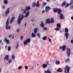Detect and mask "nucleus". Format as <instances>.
Listing matches in <instances>:
<instances>
[{"instance_id":"ea45409f","label":"nucleus","mask_w":73,"mask_h":73,"mask_svg":"<svg viewBox=\"0 0 73 73\" xmlns=\"http://www.w3.org/2000/svg\"><path fill=\"white\" fill-rule=\"evenodd\" d=\"M11 50V47L10 46H9L8 48V51H10Z\"/></svg>"},{"instance_id":"c9c22d12","label":"nucleus","mask_w":73,"mask_h":73,"mask_svg":"<svg viewBox=\"0 0 73 73\" xmlns=\"http://www.w3.org/2000/svg\"><path fill=\"white\" fill-rule=\"evenodd\" d=\"M11 58H12V59H13V60L15 59V57L14 56V55L13 54V56H12Z\"/></svg>"},{"instance_id":"c03bdc74","label":"nucleus","mask_w":73,"mask_h":73,"mask_svg":"<svg viewBox=\"0 0 73 73\" xmlns=\"http://www.w3.org/2000/svg\"><path fill=\"white\" fill-rule=\"evenodd\" d=\"M21 17H22V15H21V14H20V15L18 17V18L19 19H20V18Z\"/></svg>"},{"instance_id":"4468645a","label":"nucleus","mask_w":73,"mask_h":73,"mask_svg":"<svg viewBox=\"0 0 73 73\" xmlns=\"http://www.w3.org/2000/svg\"><path fill=\"white\" fill-rule=\"evenodd\" d=\"M38 29V28H36L34 29V32L35 34H36L37 33V31Z\"/></svg>"},{"instance_id":"c85d7f7f","label":"nucleus","mask_w":73,"mask_h":73,"mask_svg":"<svg viewBox=\"0 0 73 73\" xmlns=\"http://www.w3.org/2000/svg\"><path fill=\"white\" fill-rule=\"evenodd\" d=\"M66 46H62V48H63V49H62V51H64V50H66Z\"/></svg>"},{"instance_id":"052dcab7","label":"nucleus","mask_w":73,"mask_h":73,"mask_svg":"<svg viewBox=\"0 0 73 73\" xmlns=\"http://www.w3.org/2000/svg\"><path fill=\"white\" fill-rule=\"evenodd\" d=\"M5 38H5V39H4L3 40V41L4 42H5H5H6V40H5Z\"/></svg>"},{"instance_id":"f704fd0d","label":"nucleus","mask_w":73,"mask_h":73,"mask_svg":"<svg viewBox=\"0 0 73 73\" xmlns=\"http://www.w3.org/2000/svg\"><path fill=\"white\" fill-rule=\"evenodd\" d=\"M61 29L60 28H57L55 29V31H60Z\"/></svg>"},{"instance_id":"7ed1b4c3","label":"nucleus","mask_w":73,"mask_h":73,"mask_svg":"<svg viewBox=\"0 0 73 73\" xmlns=\"http://www.w3.org/2000/svg\"><path fill=\"white\" fill-rule=\"evenodd\" d=\"M10 19V18L9 17L8 19L7 20V22L6 23V29H9V30L11 29V27L10 26L8 25L9 24L8 23V20Z\"/></svg>"},{"instance_id":"a878e982","label":"nucleus","mask_w":73,"mask_h":73,"mask_svg":"<svg viewBox=\"0 0 73 73\" xmlns=\"http://www.w3.org/2000/svg\"><path fill=\"white\" fill-rule=\"evenodd\" d=\"M66 1H64L63 3L62 4V7H63V6H65V5H66Z\"/></svg>"},{"instance_id":"a19ab883","label":"nucleus","mask_w":73,"mask_h":73,"mask_svg":"<svg viewBox=\"0 0 73 73\" xmlns=\"http://www.w3.org/2000/svg\"><path fill=\"white\" fill-rule=\"evenodd\" d=\"M22 68H23V67H22V66H19L18 68V70H19L20 69H22Z\"/></svg>"},{"instance_id":"4d7b16f0","label":"nucleus","mask_w":73,"mask_h":73,"mask_svg":"<svg viewBox=\"0 0 73 73\" xmlns=\"http://www.w3.org/2000/svg\"><path fill=\"white\" fill-rule=\"evenodd\" d=\"M47 62V65H49V62L48 61H47V62Z\"/></svg>"},{"instance_id":"2eb2a0df","label":"nucleus","mask_w":73,"mask_h":73,"mask_svg":"<svg viewBox=\"0 0 73 73\" xmlns=\"http://www.w3.org/2000/svg\"><path fill=\"white\" fill-rule=\"evenodd\" d=\"M44 73H51L52 72L51 71H50L49 69H48L47 71H44Z\"/></svg>"},{"instance_id":"72a5a7b5","label":"nucleus","mask_w":73,"mask_h":73,"mask_svg":"<svg viewBox=\"0 0 73 73\" xmlns=\"http://www.w3.org/2000/svg\"><path fill=\"white\" fill-rule=\"evenodd\" d=\"M70 3H69H69H68L66 4L65 6V8H66V7H69L70 6Z\"/></svg>"},{"instance_id":"393cba45","label":"nucleus","mask_w":73,"mask_h":73,"mask_svg":"<svg viewBox=\"0 0 73 73\" xmlns=\"http://www.w3.org/2000/svg\"><path fill=\"white\" fill-rule=\"evenodd\" d=\"M50 23H54V19H53V18H52L50 19Z\"/></svg>"},{"instance_id":"473e14b6","label":"nucleus","mask_w":73,"mask_h":73,"mask_svg":"<svg viewBox=\"0 0 73 73\" xmlns=\"http://www.w3.org/2000/svg\"><path fill=\"white\" fill-rule=\"evenodd\" d=\"M56 64H60V61H56Z\"/></svg>"},{"instance_id":"423d86ee","label":"nucleus","mask_w":73,"mask_h":73,"mask_svg":"<svg viewBox=\"0 0 73 73\" xmlns=\"http://www.w3.org/2000/svg\"><path fill=\"white\" fill-rule=\"evenodd\" d=\"M71 51H70V48H67L66 54H68V55H67V56L68 57H69V56H70V52Z\"/></svg>"},{"instance_id":"680f3d73","label":"nucleus","mask_w":73,"mask_h":73,"mask_svg":"<svg viewBox=\"0 0 73 73\" xmlns=\"http://www.w3.org/2000/svg\"><path fill=\"white\" fill-rule=\"evenodd\" d=\"M59 47V48H60V49H61L62 48V46H60Z\"/></svg>"},{"instance_id":"774afa93","label":"nucleus","mask_w":73,"mask_h":73,"mask_svg":"<svg viewBox=\"0 0 73 73\" xmlns=\"http://www.w3.org/2000/svg\"><path fill=\"white\" fill-rule=\"evenodd\" d=\"M2 42V40H0V43Z\"/></svg>"},{"instance_id":"e2e57ef3","label":"nucleus","mask_w":73,"mask_h":73,"mask_svg":"<svg viewBox=\"0 0 73 73\" xmlns=\"http://www.w3.org/2000/svg\"><path fill=\"white\" fill-rule=\"evenodd\" d=\"M19 46H16V48L17 49H18V48L19 47Z\"/></svg>"},{"instance_id":"cd10ccee","label":"nucleus","mask_w":73,"mask_h":73,"mask_svg":"<svg viewBox=\"0 0 73 73\" xmlns=\"http://www.w3.org/2000/svg\"><path fill=\"white\" fill-rule=\"evenodd\" d=\"M65 62H66V63L70 62V59L68 58H67L66 59V60L65 61Z\"/></svg>"},{"instance_id":"aec40b11","label":"nucleus","mask_w":73,"mask_h":73,"mask_svg":"<svg viewBox=\"0 0 73 73\" xmlns=\"http://www.w3.org/2000/svg\"><path fill=\"white\" fill-rule=\"evenodd\" d=\"M58 9L57 8H54L53 11L54 12H55V13H57V12L58 11Z\"/></svg>"},{"instance_id":"5fc2aeb1","label":"nucleus","mask_w":73,"mask_h":73,"mask_svg":"<svg viewBox=\"0 0 73 73\" xmlns=\"http://www.w3.org/2000/svg\"><path fill=\"white\" fill-rule=\"evenodd\" d=\"M43 4L44 5H46V3H43Z\"/></svg>"},{"instance_id":"dca6fc26","label":"nucleus","mask_w":73,"mask_h":73,"mask_svg":"<svg viewBox=\"0 0 73 73\" xmlns=\"http://www.w3.org/2000/svg\"><path fill=\"white\" fill-rule=\"evenodd\" d=\"M36 7H38H38H40V4H39V1H37L36 4Z\"/></svg>"},{"instance_id":"bf43d9fd","label":"nucleus","mask_w":73,"mask_h":73,"mask_svg":"<svg viewBox=\"0 0 73 73\" xmlns=\"http://www.w3.org/2000/svg\"><path fill=\"white\" fill-rule=\"evenodd\" d=\"M31 21H32V22H33V21H34V20H33V19H32L31 20Z\"/></svg>"},{"instance_id":"69168bd1","label":"nucleus","mask_w":73,"mask_h":73,"mask_svg":"<svg viewBox=\"0 0 73 73\" xmlns=\"http://www.w3.org/2000/svg\"><path fill=\"white\" fill-rule=\"evenodd\" d=\"M1 70H2L1 68H0V73H1Z\"/></svg>"},{"instance_id":"f257e3e1","label":"nucleus","mask_w":73,"mask_h":73,"mask_svg":"<svg viewBox=\"0 0 73 73\" xmlns=\"http://www.w3.org/2000/svg\"><path fill=\"white\" fill-rule=\"evenodd\" d=\"M29 12L30 11H28L27 12L26 15L25 16H24V15H22V17L21 18H19L18 20V24H19V25H20V23L21 22V20L23 19V18L24 17H27L29 15Z\"/></svg>"},{"instance_id":"338daca9","label":"nucleus","mask_w":73,"mask_h":73,"mask_svg":"<svg viewBox=\"0 0 73 73\" xmlns=\"http://www.w3.org/2000/svg\"><path fill=\"white\" fill-rule=\"evenodd\" d=\"M26 25H27V23H25V27H26Z\"/></svg>"},{"instance_id":"4c0bfd02","label":"nucleus","mask_w":73,"mask_h":73,"mask_svg":"<svg viewBox=\"0 0 73 73\" xmlns=\"http://www.w3.org/2000/svg\"><path fill=\"white\" fill-rule=\"evenodd\" d=\"M73 3V0H71L70 1V5H71Z\"/></svg>"},{"instance_id":"79ce46f5","label":"nucleus","mask_w":73,"mask_h":73,"mask_svg":"<svg viewBox=\"0 0 73 73\" xmlns=\"http://www.w3.org/2000/svg\"><path fill=\"white\" fill-rule=\"evenodd\" d=\"M10 9V8H7L6 11H7V12H10V11H9Z\"/></svg>"},{"instance_id":"f03ea898","label":"nucleus","mask_w":73,"mask_h":73,"mask_svg":"<svg viewBox=\"0 0 73 73\" xmlns=\"http://www.w3.org/2000/svg\"><path fill=\"white\" fill-rule=\"evenodd\" d=\"M68 32H69L68 29L66 28L65 30V32L66 33L64 34V36L66 37V39H67L69 37V33H68Z\"/></svg>"},{"instance_id":"13d9d810","label":"nucleus","mask_w":73,"mask_h":73,"mask_svg":"<svg viewBox=\"0 0 73 73\" xmlns=\"http://www.w3.org/2000/svg\"><path fill=\"white\" fill-rule=\"evenodd\" d=\"M16 46H19V43H17Z\"/></svg>"},{"instance_id":"e433bc0d","label":"nucleus","mask_w":73,"mask_h":73,"mask_svg":"<svg viewBox=\"0 0 73 73\" xmlns=\"http://www.w3.org/2000/svg\"><path fill=\"white\" fill-rule=\"evenodd\" d=\"M37 35L39 38H41V34L38 33L37 34Z\"/></svg>"},{"instance_id":"bb28decb","label":"nucleus","mask_w":73,"mask_h":73,"mask_svg":"<svg viewBox=\"0 0 73 73\" xmlns=\"http://www.w3.org/2000/svg\"><path fill=\"white\" fill-rule=\"evenodd\" d=\"M4 3L5 4L7 5L8 4V0H4Z\"/></svg>"},{"instance_id":"9b49d317","label":"nucleus","mask_w":73,"mask_h":73,"mask_svg":"<svg viewBox=\"0 0 73 73\" xmlns=\"http://www.w3.org/2000/svg\"><path fill=\"white\" fill-rule=\"evenodd\" d=\"M50 20L49 19H47L46 20V24H50Z\"/></svg>"},{"instance_id":"58836bf2","label":"nucleus","mask_w":73,"mask_h":73,"mask_svg":"<svg viewBox=\"0 0 73 73\" xmlns=\"http://www.w3.org/2000/svg\"><path fill=\"white\" fill-rule=\"evenodd\" d=\"M23 38H24V36H21L20 37V40H23Z\"/></svg>"},{"instance_id":"20e7f679","label":"nucleus","mask_w":73,"mask_h":73,"mask_svg":"<svg viewBox=\"0 0 73 73\" xmlns=\"http://www.w3.org/2000/svg\"><path fill=\"white\" fill-rule=\"evenodd\" d=\"M65 67H66V68H64V72H66L67 71V73H69V70H70V67H69L67 66H65Z\"/></svg>"},{"instance_id":"a211bd4d","label":"nucleus","mask_w":73,"mask_h":73,"mask_svg":"<svg viewBox=\"0 0 73 73\" xmlns=\"http://www.w3.org/2000/svg\"><path fill=\"white\" fill-rule=\"evenodd\" d=\"M44 24L43 23V21H41V23L40 24V27H42V28H44Z\"/></svg>"},{"instance_id":"412c9836","label":"nucleus","mask_w":73,"mask_h":73,"mask_svg":"<svg viewBox=\"0 0 73 73\" xmlns=\"http://www.w3.org/2000/svg\"><path fill=\"white\" fill-rule=\"evenodd\" d=\"M42 67L44 68H45L47 67V65L46 64H43L42 66Z\"/></svg>"},{"instance_id":"0eeeda50","label":"nucleus","mask_w":73,"mask_h":73,"mask_svg":"<svg viewBox=\"0 0 73 73\" xmlns=\"http://www.w3.org/2000/svg\"><path fill=\"white\" fill-rule=\"evenodd\" d=\"M51 8L49 6H46L45 8V11L46 12H48L49 11L50 9Z\"/></svg>"},{"instance_id":"7c9ffc66","label":"nucleus","mask_w":73,"mask_h":73,"mask_svg":"<svg viewBox=\"0 0 73 73\" xmlns=\"http://www.w3.org/2000/svg\"><path fill=\"white\" fill-rule=\"evenodd\" d=\"M9 12L6 11L5 12V16H7V15L9 14Z\"/></svg>"},{"instance_id":"603ef678","label":"nucleus","mask_w":73,"mask_h":73,"mask_svg":"<svg viewBox=\"0 0 73 73\" xmlns=\"http://www.w3.org/2000/svg\"><path fill=\"white\" fill-rule=\"evenodd\" d=\"M12 62V60H9L8 61V62L9 63H11Z\"/></svg>"},{"instance_id":"ddd939ff","label":"nucleus","mask_w":73,"mask_h":73,"mask_svg":"<svg viewBox=\"0 0 73 73\" xmlns=\"http://www.w3.org/2000/svg\"><path fill=\"white\" fill-rule=\"evenodd\" d=\"M31 9V7L29 6H27L25 8V10L27 11H29Z\"/></svg>"},{"instance_id":"de8ad7c7","label":"nucleus","mask_w":73,"mask_h":73,"mask_svg":"<svg viewBox=\"0 0 73 73\" xmlns=\"http://www.w3.org/2000/svg\"><path fill=\"white\" fill-rule=\"evenodd\" d=\"M44 13H45V10H43L42 12V14H44Z\"/></svg>"},{"instance_id":"6e6552de","label":"nucleus","mask_w":73,"mask_h":73,"mask_svg":"<svg viewBox=\"0 0 73 73\" xmlns=\"http://www.w3.org/2000/svg\"><path fill=\"white\" fill-rule=\"evenodd\" d=\"M15 17H14L11 18L10 20V23L12 24L13 22H14V21L15 20Z\"/></svg>"},{"instance_id":"0e129e2a","label":"nucleus","mask_w":73,"mask_h":73,"mask_svg":"<svg viewBox=\"0 0 73 73\" xmlns=\"http://www.w3.org/2000/svg\"><path fill=\"white\" fill-rule=\"evenodd\" d=\"M71 19L72 20H73V16L71 17Z\"/></svg>"},{"instance_id":"4be33fe9","label":"nucleus","mask_w":73,"mask_h":73,"mask_svg":"<svg viewBox=\"0 0 73 73\" xmlns=\"http://www.w3.org/2000/svg\"><path fill=\"white\" fill-rule=\"evenodd\" d=\"M5 40H6V42L7 44H10V42H9V40L7 38H5Z\"/></svg>"},{"instance_id":"9d476101","label":"nucleus","mask_w":73,"mask_h":73,"mask_svg":"<svg viewBox=\"0 0 73 73\" xmlns=\"http://www.w3.org/2000/svg\"><path fill=\"white\" fill-rule=\"evenodd\" d=\"M9 59V55H7L5 56V57L4 58V60H7V61Z\"/></svg>"},{"instance_id":"1a4fd4ad","label":"nucleus","mask_w":73,"mask_h":73,"mask_svg":"<svg viewBox=\"0 0 73 73\" xmlns=\"http://www.w3.org/2000/svg\"><path fill=\"white\" fill-rule=\"evenodd\" d=\"M57 13L58 14H59V15H60L61 14V13H62V10H61V9L60 8H58V11H57Z\"/></svg>"},{"instance_id":"6ab92c4d","label":"nucleus","mask_w":73,"mask_h":73,"mask_svg":"<svg viewBox=\"0 0 73 73\" xmlns=\"http://www.w3.org/2000/svg\"><path fill=\"white\" fill-rule=\"evenodd\" d=\"M22 12L23 14L26 13V10L24 9H22Z\"/></svg>"},{"instance_id":"2f4dec72","label":"nucleus","mask_w":73,"mask_h":73,"mask_svg":"<svg viewBox=\"0 0 73 73\" xmlns=\"http://www.w3.org/2000/svg\"><path fill=\"white\" fill-rule=\"evenodd\" d=\"M32 4H33L32 7H35V6H36V2H33V3Z\"/></svg>"},{"instance_id":"6e6d98bb","label":"nucleus","mask_w":73,"mask_h":73,"mask_svg":"<svg viewBox=\"0 0 73 73\" xmlns=\"http://www.w3.org/2000/svg\"><path fill=\"white\" fill-rule=\"evenodd\" d=\"M11 37H12V35H9V38H11Z\"/></svg>"},{"instance_id":"5701e85b","label":"nucleus","mask_w":73,"mask_h":73,"mask_svg":"<svg viewBox=\"0 0 73 73\" xmlns=\"http://www.w3.org/2000/svg\"><path fill=\"white\" fill-rule=\"evenodd\" d=\"M57 27L59 28H61V25L60 23H58L57 24Z\"/></svg>"},{"instance_id":"a18cd8bd","label":"nucleus","mask_w":73,"mask_h":73,"mask_svg":"<svg viewBox=\"0 0 73 73\" xmlns=\"http://www.w3.org/2000/svg\"><path fill=\"white\" fill-rule=\"evenodd\" d=\"M28 67L27 66H25V69L27 70L28 69Z\"/></svg>"},{"instance_id":"f3484780","label":"nucleus","mask_w":73,"mask_h":73,"mask_svg":"<svg viewBox=\"0 0 73 73\" xmlns=\"http://www.w3.org/2000/svg\"><path fill=\"white\" fill-rule=\"evenodd\" d=\"M60 20H63V19H64V17L63 15L62 14H60Z\"/></svg>"},{"instance_id":"37998d69","label":"nucleus","mask_w":73,"mask_h":73,"mask_svg":"<svg viewBox=\"0 0 73 73\" xmlns=\"http://www.w3.org/2000/svg\"><path fill=\"white\" fill-rule=\"evenodd\" d=\"M20 31V29H18L17 30L16 32L17 33H19Z\"/></svg>"},{"instance_id":"864d4df0","label":"nucleus","mask_w":73,"mask_h":73,"mask_svg":"<svg viewBox=\"0 0 73 73\" xmlns=\"http://www.w3.org/2000/svg\"><path fill=\"white\" fill-rule=\"evenodd\" d=\"M71 42L72 44H73V39L71 40Z\"/></svg>"},{"instance_id":"09e8293b","label":"nucleus","mask_w":73,"mask_h":73,"mask_svg":"<svg viewBox=\"0 0 73 73\" xmlns=\"http://www.w3.org/2000/svg\"><path fill=\"white\" fill-rule=\"evenodd\" d=\"M73 5H72L70 7V9H73Z\"/></svg>"},{"instance_id":"f8f14e48","label":"nucleus","mask_w":73,"mask_h":73,"mask_svg":"<svg viewBox=\"0 0 73 73\" xmlns=\"http://www.w3.org/2000/svg\"><path fill=\"white\" fill-rule=\"evenodd\" d=\"M57 71L58 72H62L63 71V70L61 68H59L57 69Z\"/></svg>"},{"instance_id":"3c124183","label":"nucleus","mask_w":73,"mask_h":73,"mask_svg":"<svg viewBox=\"0 0 73 73\" xmlns=\"http://www.w3.org/2000/svg\"><path fill=\"white\" fill-rule=\"evenodd\" d=\"M5 8V6H4V5H3L2 6V8L3 9H4Z\"/></svg>"},{"instance_id":"b1692460","label":"nucleus","mask_w":73,"mask_h":73,"mask_svg":"<svg viewBox=\"0 0 73 73\" xmlns=\"http://www.w3.org/2000/svg\"><path fill=\"white\" fill-rule=\"evenodd\" d=\"M31 36L35 38V37H36V34H35L34 33H33L31 34Z\"/></svg>"},{"instance_id":"49530a36","label":"nucleus","mask_w":73,"mask_h":73,"mask_svg":"<svg viewBox=\"0 0 73 73\" xmlns=\"http://www.w3.org/2000/svg\"><path fill=\"white\" fill-rule=\"evenodd\" d=\"M48 39L49 42H52V40L51 39L49 38H48Z\"/></svg>"},{"instance_id":"39448f33","label":"nucleus","mask_w":73,"mask_h":73,"mask_svg":"<svg viewBox=\"0 0 73 73\" xmlns=\"http://www.w3.org/2000/svg\"><path fill=\"white\" fill-rule=\"evenodd\" d=\"M31 42V39L29 38H28L26 40L24 41L23 44L24 45H27L28 44V42Z\"/></svg>"},{"instance_id":"c756f323","label":"nucleus","mask_w":73,"mask_h":73,"mask_svg":"<svg viewBox=\"0 0 73 73\" xmlns=\"http://www.w3.org/2000/svg\"><path fill=\"white\" fill-rule=\"evenodd\" d=\"M46 36H44L43 38H42V39L44 41L46 40Z\"/></svg>"},{"instance_id":"8fccbe9b","label":"nucleus","mask_w":73,"mask_h":73,"mask_svg":"<svg viewBox=\"0 0 73 73\" xmlns=\"http://www.w3.org/2000/svg\"><path fill=\"white\" fill-rule=\"evenodd\" d=\"M43 29L44 30H45V31H46V30H47V28L46 27H44L43 28Z\"/></svg>"}]
</instances>
